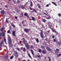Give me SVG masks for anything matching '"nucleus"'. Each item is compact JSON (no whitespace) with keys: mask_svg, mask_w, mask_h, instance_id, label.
<instances>
[{"mask_svg":"<svg viewBox=\"0 0 61 61\" xmlns=\"http://www.w3.org/2000/svg\"><path fill=\"white\" fill-rule=\"evenodd\" d=\"M23 51H24V52L25 51V48H24L23 49Z\"/></svg>","mask_w":61,"mask_h":61,"instance_id":"nucleus-21","label":"nucleus"},{"mask_svg":"<svg viewBox=\"0 0 61 61\" xmlns=\"http://www.w3.org/2000/svg\"><path fill=\"white\" fill-rule=\"evenodd\" d=\"M49 6V5L47 4L46 5V7H48Z\"/></svg>","mask_w":61,"mask_h":61,"instance_id":"nucleus-37","label":"nucleus"},{"mask_svg":"<svg viewBox=\"0 0 61 61\" xmlns=\"http://www.w3.org/2000/svg\"><path fill=\"white\" fill-rule=\"evenodd\" d=\"M24 15L25 16H26V15H27V14H26L25 13V14H24Z\"/></svg>","mask_w":61,"mask_h":61,"instance_id":"nucleus-43","label":"nucleus"},{"mask_svg":"<svg viewBox=\"0 0 61 61\" xmlns=\"http://www.w3.org/2000/svg\"><path fill=\"white\" fill-rule=\"evenodd\" d=\"M61 44V42H60L59 43V45H60V44Z\"/></svg>","mask_w":61,"mask_h":61,"instance_id":"nucleus-52","label":"nucleus"},{"mask_svg":"<svg viewBox=\"0 0 61 61\" xmlns=\"http://www.w3.org/2000/svg\"><path fill=\"white\" fill-rule=\"evenodd\" d=\"M15 31H12V35H13V36H16V35H15Z\"/></svg>","mask_w":61,"mask_h":61,"instance_id":"nucleus-5","label":"nucleus"},{"mask_svg":"<svg viewBox=\"0 0 61 61\" xmlns=\"http://www.w3.org/2000/svg\"><path fill=\"white\" fill-rule=\"evenodd\" d=\"M52 37L53 38H55V37L54 36H52Z\"/></svg>","mask_w":61,"mask_h":61,"instance_id":"nucleus-46","label":"nucleus"},{"mask_svg":"<svg viewBox=\"0 0 61 61\" xmlns=\"http://www.w3.org/2000/svg\"><path fill=\"white\" fill-rule=\"evenodd\" d=\"M19 7H21V8L22 9H24V8H25V7H24V6H21V5H19Z\"/></svg>","mask_w":61,"mask_h":61,"instance_id":"nucleus-7","label":"nucleus"},{"mask_svg":"<svg viewBox=\"0 0 61 61\" xmlns=\"http://www.w3.org/2000/svg\"><path fill=\"white\" fill-rule=\"evenodd\" d=\"M52 3L53 4H54V5H56V3L53 2H52Z\"/></svg>","mask_w":61,"mask_h":61,"instance_id":"nucleus-15","label":"nucleus"},{"mask_svg":"<svg viewBox=\"0 0 61 61\" xmlns=\"http://www.w3.org/2000/svg\"><path fill=\"white\" fill-rule=\"evenodd\" d=\"M10 0V1L11 0Z\"/></svg>","mask_w":61,"mask_h":61,"instance_id":"nucleus-59","label":"nucleus"},{"mask_svg":"<svg viewBox=\"0 0 61 61\" xmlns=\"http://www.w3.org/2000/svg\"><path fill=\"white\" fill-rule=\"evenodd\" d=\"M49 32H50V31L48 30V31L47 32H46V34H48V33H49Z\"/></svg>","mask_w":61,"mask_h":61,"instance_id":"nucleus-22","label":"nucleus"},{"mask_svg":"<svg viewBox=\"0 0 61 61\" xmlns=\"http://www.w3.org/2000/svg\"><path fill=\"white\" fill-rule=\"evenodd\" d=\"M58 16H59L60 17L61 16L60 14H59L58 15Z\"/></svg>","mask_w":61,"mask_h":61,"instance_id":"nucleus-35","label":"nucleus"},{"mask_svg":"<svg viewBox=\"0 0 61 61\" xmlns=\"http://www.w3.org/2000/svg\"><path fill=\"white\" fill-rule=\"evenodd\" d=\"M45 11H46V13H47V11H46V10H45Z\"/></svg>","mask_w":61,"mask_h":61,"instance_id":"nucleus-54","label":"nucleus"},{"mask_svg":"<svg viewBox=\"0 0 61 61\" xmlns=\"http://www.w3.org/2000/svg\"><path fill=\"white\" fill-rule=\"evenodd\" d=\"M42 21L43 22H46V20L44 19H43L42 20Z\"/></svg>","mask_w":61,"mask_h":61,"instance_id":"nucleus-12","label":"nucleus"},{"mask_svg":"<svg viewBox=\"0 0 61 61\" xmlns=\"http://www.w3.org/2000/svg\"><path fill=\"white\" fill-rule=\"evenodd\" d=\"M41 37V38H43V32L42 31H41V34H40Z\"/></svg>","mask_w":61,"mask_h":61,"instance_id":"nucleus-4","label":"nucleus"},{"mask_svg":"<svg viewBox=\"0 0 61 61\" xmlns=\"http://www.w3.org/2000/svg\"><path fill=\"white\" fill-rule=\"evenodd\" d=\"M4 29V28L2 27V28H1L0 30L1 31H2Z\"/></svg>","mask_w":61,"mask_h":61,"instance_id":"nucleus-14","label":"nucleus"},{"mask_svg":"<svg viewBox=\"0 0 61 61\" xmlns=\"http://www.w3.org/2000/svg\"><path fill=\"white\" fill-rule=\"evenodd\" d=\"M46 49L48 51H51V50L50 48L48 47H47L46 48Z\"/></svg>","mask_w":61,"mask_h":61,"instance_id":"nucleus-6","label":"nucleus"},{"mask_svg":"<svg viewBox=\"0 0 61 61\" xmlns=\"http://www.w3.org/2000/svg\"><path fill=\"white\" fill-rule=\"evenodd\" d=\"M1 35L2 34H1V33H0V36H1Z\"/></svg>","mask_w":61,"mask_h":61,"instance_id":"nucleus-47","label":"nucleus"},{"mask_svg":"<svg viewBox=\"0 0 61 61\" xmlns=\"http://www.w3.org/2000/svg\"><path fill=\"white\" fill-rule=\"evenodd\" d=\"M30 10H33L32 8H31V7H30Z\"/></svg>","mask_w":61,"mask_h":61,"instance_id":"nucleus-40","label":"nucleus"},{"mask_svg":"<svg viewBox=\"0 0 61 61\" xmlns=\"http://www.w3.org/2000/svg\"><path fill=\"white\" fill-rule=\"evenodd\" d=\"M39 52H40L41 51V50L39 49Z\"/></svg>","mask_w":61,"mask_h":61,"instance_id":"nucleus-34","label":"nucleus"},{"mask_svg":"<svg viewBox=\"0 0 61 61\" xmlns=\"http://www.w3.org/2000/svg\"><path fill=\"white\" fill-rule=\"evenodd\" d=\"M1 43H0V45H2V44L3 43H4V41H2V42H1Z\"/></svg>","mask_w":61,"mask_h":61,"instance_id":"nucleus-26","label":"nucleus"},{"mask_svg":"<svg viewBox=\"0 0 61 61\" xmlns=\"http://www.w3.org/2000/svg\"><path fill=\"white\" fill-rule=\"evenodd\" d=\"M6 23H8V22L7 21V18H6Z\"/></svg>","mask_w":61,"mask_h":61,"instance_id":"nucleus-30","label":"nucleus"},{"mask_svg":"<svg viewBox=\"0 0 61 61\" xmlns=\"http://www.w3.org/2000/svg\"><path fill=\"white\" fill-rule=\"evenodd\" d=\"M7 33L8 34L10 33V30H9L7 31Z\"/></svg>","mask_w":61,"mask_h":61,"instance_id":"nucleus-25","label":"nucleus"},{"mask_svg":"<svg viewBox=\"0 0 61 61\" xmlns=\"http://www.w3.org/2000/svg\"><path fill=\"white\" fill-rule=\"evenodd\" d=\"M1 13L2 14H5V11L3 10L1 11Z\"/></svg>","mask_w":61,"mask_h":61,"instance_id":"nucleus-9","label":"nucleus"},{"mask_svg":"<svg viewBox=\"0 0 61 61\" xmlns=\"http://www.w3.org/2000/svg\"><path fill=\"white\" fill-rule=\"evenodd\" d=\"M2 35V36H5V34H4V33H3Z\"/></svg>","mask_w":61,"mask_h":61,"instance_id":"nucleus-36","label":"nucleus"},{"mask_svg":"<svg viewBox=\"0 0 61 61\" xmlns=\"http://www.w3.org/2000/svg\"><path fill=\"white\" fill-rule=\"evenodd\" d=\"M43 13L44 15H47L46 14V13H45V12H43Z\"/></svg>","mask_w":61,"mask_h":61,"instance_id":"nucleus-42","label":"nucleus"},{"mask_svg":"<svg viewBox=\"0 0 61 61\" xmlns=\"http://www.w3.org/2000/svg\"><path fill=\"white\" fill-rule=\"evenodd\" d=\"M32 20L33 21H35V18L33 17L32 18Z\"/></svg>","mask_w":61,"mask_h":61,"instance_id":"nucleus-19","label":"nucleus"},{"mask_svg":"<svg viewBox=\"0 0 61 61\" xmlns=\"http://www.w3.org/2000/svg\"><path fill=\"white\" fill-rule=\"evenodd\" d=\"M24 48H23V47H22L21 48V49H23Z\"/></svg>","mask_w":61,"mask_h":61,"instance_id":"nucleus-50","label":"nucleus"},{"mask_svg":"<svg viewBox=\"0 0 61 61\" xmlns=\"http://www.w3.org/2000/svg\"><path fill=\"white\" fill-rule=\"evenodd\" d=\"M23 42L24 43V44H25V41H24V40L23 39Z\"/></svg>","mask_w":61,"mask_h":61,"instance_id":"nucleus-39","label":"nucleus"},{"mask_svg":"<svg viewBox=\"0 0 61 61\" xmlns=\"http://www.w3.org/2000/svg\"><path fill=\"white\" fill-rule=\"evenodd\" d=\"M24 30L25 32H29V30L28 29H25Z\"/></svg>","mask_w":61,"mask_h":61,"instance_id":"nucleus-8","label":"nucleus"},{"mask_svg":"<svg viewBox=\"0 0 61 61\" xmlns=\"http://www.w3.org/2000/svg\"><path fill=\"white\" fill-rule=\"evenodd\" d=\"M24 21H22V24H23V23H24Z\"/></svg>","mask_w":61,"mask_h":61,"instance_id":"nucleus-49","label":"nucleus"},{"mask_svg":"<svg viewBox=\"0 0 61 61\" xmlns=\"http://www.w3.org/2000/svg\"><path fill=\"white\" fill-rule=\"evenodd\" d=\"M5 42V43L6 44H7V43H6V41Z\"/></svg>","mask_w":61,"mask_h":61,"instance_id":"nucleus-55","label":"nucleus"},{"mask_svg":"<svg viewBox=\"0 0 61 61\" xmlns=\"http://www.w3.org/2000/svg\"><path fill=\"white\" fill-rule=\"evenodd\" d=\"M13 56H11L10 57V59H13Z\"/></svg>","mask_w":61,"mask_h":61,"instance_id":"nucleus-32","label":"nucleus"},{"mask_svg":"<svg viewBox=\"0 0 61 61\" xmlns=\"http://www.w3.org/2000/svg\"><path fill=\"white\" fill-rule=\"evenodd\" d=\"M30 6H33V3H32V2L31 1L30 2Z\"/></svg>","mask_w":61,"mask_h":61,"instance_id":"nucleus-17","label":"nucleus"},{"mask_svg":"<svg viewBox=\"0 0 61 61\" xmlns=\"http://www.w3.org/2000/svg\"><path fill=\"white\" fill-rule=\"evenodd\" d=\"M16 49L18 50L19 51H20V49L19 48H16Z\"/></svg>","mask_w":61,"mask_h":61,"instance_id":"nucleus-27","label":"nucleus"},{"mask_svg":"<svg viewBox=\"0 0 61 61\" xmlns=\"http://www.w3.org/2000/svg\"><path fill=\"white\" fill-rule=\"evenodd\" d=\"M48 58H49V61H50L51 60V59H50V57H48Z\"/></svg>","mask_w":61,"mask_h":61,"instance_id":"nucleus-33","label":"nucleus"},{"mask_svg":"<svg viewBox=\"0 0 61 61\" xmlns=\"http://www.w3.org/2000/svg\"><path fill=\"white\" fill-rule=\"evenodd\" d=\"M31 48H33V46L32 45L31 46Z\"/></svg>","mask_w":61,"mask_h":61,"instance_id":"nucleus-45","label":"nucleus"},{"mask_svg":"<svg viewBox=\"0 0 61 61\" xmlns=\"http://www.w3.org/2000/svg\"><path fill=\"white\" fill-rule=\"evenodd\" d=\"M0 48H1V47H0Z\"/></svg>","mask_w":61,"mask_h":61,"instance_id":"nucleus-58","label":"nucleus"},{"mask_svg":"<svg viewBox=\"0 0 61 61\" xmlns=\"http://www.w3.org/2000/svg\"><path fill=\"white\" fill-rule=\"evenodd\" d=\"M36 42H37V43H38L39 42V40H38V39H36Z\"/></svg>","mask_w":61,"mask_h":61,"instance_id":"nucleus-13","label":"nucleus"},{"mask_svg":"<svg viewBox=\"0 0 61 61\" xmlns=\"http://www.w3.org/2000/svg\"><path fill=\"white\" fill-rule=\"evenodd\" d=\"M4 42H6V39H5H5H4Z\"/></svg>","mask_w":61,"mask_h":61,"instance_id":"nucleus-38","label":"nucleus"},{"mask_svg":"<svg viewBox=\"0 0 61 61\" xmlns=\"http://www.w3.org/2000/svg\"><path fill=\"white\" fill-rule=\"evenodd\" d=\"M52 25H53V23H50V24L49 25H50V26H52Z\"/></svg>","mask_w":61,"mask_h":61,"instance_id":"nucleus-20","label":"nucleus"},{"mask_svg":"<svg viewBox=\"0 0 61 61\" xmlns=\"http://www.w3.org/2000/svg\"><path fill=\"white\" fill-rule=\"evenodd\" d=\"M51 30H52L53 32H56L55 30L53 28L51 29Z\"/></svg>","mask_w":61,"mask_h":61,"instance_id":"nucleus-16","label":"nucleus"},{"mask_svg":"<svg viewBox=\"0 0 61 61\" xmlns=\"http://www.w3.org/2000/svg\"><path fill=\"white\" fill-rule=\"evenodd\" d=\"M27 61H30V60H28Z\"/></svg>","mask_w":61,"mask_h":61,"instance_id":"nucleus-57","label":"nucleus"},{"mask_svg":"<svg viewBox=\"0 0 61 61\" xmlns=\"http://www.w3.org/2000/svg\"><path fill=\"white\" fill-rule=\"evenodd\" d=\"M12 26H13V27H15V26L14 25L12 24Z\"/></svg>","mask_w":61,"mask_h":61,"instance_id":"nucleus-28","label":"nucleus"},{"mask_svg":"<svg viewBox=\"0 0 61 61\" xmlns=\"http://www.w3.org/2000/svg\"><path fill=\"white\" fill-rule=\"evenodd\" d=\"M50 18H51V17H47L46 19H50Z\"/></svg>","mask_w":61,"mask_h":61,"instance_id":"nucleus-23","label":"nucleus"},{"mask_svg":"<svg viewBox=\"0 0 61 61\" xmlns=\"http://www.w3.org/2000/svg\"><path fill=\"white\" fill-rule=\"evenodd\" d=\"M58 55H59V56H60L61 55V54H59Z\"/></svg>","mask_w":61,"mask_h":61,"instance_id":"nucleus-51","label":"nucleus"},{"mask_svg":"<svg viewBox=\"0 0 61 61\" xmlns=\"http://www.w3.org/2000/svg\"><path fill=\"white\" fill-rule=\"evenodd\" d=\"M56 50H58H58H59V49H56Z\"/></svg>","mask_w":61,"mask_h":61,"instance_id":"nucleus-53","label":"nucleus"},{"mask_svg":"<svg viewBox=\"0 0 61 61\" xmlns=\"http://www.w3.org/2000/svg\"><path fill=\"white\" fill-rule=\"evenodd\" d=\"M38 8H40V9L41 8V6H40V5L39 4H38Z\"/></svg>","mask_w":61,"mask_h":61,"instance_id":"nucleus-18","label":"nucleus"},{"mask_svg":"<svg viewBox=\"0 0 61 61\" xmlns=\"http://www.w3.org/2000/svg\"><path fill=\"white\" fill-rule=\"evenodd\" d=\"M33 11H35V12H36V10L35 9H33Z\"/></svg>","mask_w":61,"mask_h":61,"instance_id":"nucleus-29","label":"nucleus"},{"mask_svg":"<svg viewBox=\"0 0 61 61\" xmlns=\"http://www.w3.org/2000/svg\"><path fill=\"white\" fill-rule=\"evenodd\" d=\"M53 41L54 42H56V40H55V39H53Z\"/></svg>","mask_w":61,"mask_h":61,"instance_id":"nucleus-44","label":"nucleus"},{"mask_svg":"<svg viewBox=\"0 0 61 61\" xmlns=\"http://www.w3.org/2000/svg\"><path fill=\"white\" fill-rule=\"evenodd\" d=\"M14 56L16 57H18V55L17 54V52L16 51L15 53L14 54Z\"/></svg>","mask_w":61,"mask_h":61,"instance_id":"nucleus-3","label":"nucleus"},{"mask_svg":"<svg viewBox=\"0 0 61 61\" xmlns=\"http://www.w3.org/2000/svg\"><path fill=\"white\" fill-rule=\"evenodd\" d=\"M9 39V44L10 45H11V46H12V41H11V38L10 36H9L8 37Z\"/></svg>","mask_w":61,"mask_h":61,"instance_id":"nucleus-1","label":"nucleus"},{"mask_svg":"<svg viewBox=\"0 0 61 61\" xmlns=\"http://www.w3.org/2000/svg\"><path fill=\"white\" fill-rule=\"evenodd\" d=\"M15 18L16 19H17V17H15Z\"/></svg>","mask_w":61,"mask_h":61,"instance_id":"nucleus-41","label":"nucleus"},{"mask_svg":"<svg viewBox=\"0 0 61 61\" xmlns=\"http://www.w3.org/2000/svg\"><path fill=\"white\" fill-rule=\"evenodd\" d=\"M5 7H6V8H7V6L6 5Z\"/></svg>","mask_w":61,"mask_h":61,"instance_id":"nucleus-48","label":"nucleus"},{"mask_svg":"<svg viewBox=\"0 0 61 61\" xmlns=\"http://www.w3.org/2000/svg\"><path fill=\"white\" fill-rule=\"evenodd\" d=\"M30 46V45H28L27 44H25V47H26L27 49H29Z\"/></svg>","mask_w":61,"mask_h":61,"instance_id":"nucleus-2","label":"nucleus"},{"mask_svg":"<svg viewBox=\"0 0 61 61\" xmlns=\"http://www.w3.org/2000/svg\"><path fill=\"white\" fill-rule=\"evenodd\" d=\"M28 55L29 56V57H30V58H31V56H30V54H28Z\"/></svg>","mask_w":61,"mask_h":61,"instance_id":"nucleus-24","label":"nucleus"},{"mask_svg":"<svg viewBox=\"0 0 61 61\" xmlns=\"http://www.w3.org/2000/svg\"><path fill=\"white\" fill-rule=\"evenodd\" d=\"M31 53H32V55L33 56H34V53H33V51L31 50Z\"/></svg>","mask_w":61,"mask_h":61,"instance_id":"nucleus-11","label":"nucleus"},{"mask_svg":"<svg viewBox=\"0 0 61 61\" xmlns=\"http://www.w3.org/2000/svg\"><path fill=\"white\" fill-rule=\"evenodd\" d=\"M40 55H39L37 56V57H38L39 58V57H40Z\"/></svg>","mask_w":61,"mask_h":61,"instance_id":"nucleus-31","label":"nucleus"},{"mask_svg":"<svg viewBox=\"0 0 61 61\" xmlns=\"http://www.w3.org/2000/svg\"><path fill=\"white\" fill-rule=\"evenodd\" d=\"M42 52L43 54H45V53H46V51L44 50H42Z\"/></svg>","mask_w":61,"mask_h":61,"instance_id":"nucleus-10","label":"nucleus"},{"mask_svg":"<svg viewBox=\"0 0 61 61\" xmlns=\"http://www.w3.org/2000/svg\"><path fill=\"white\" fill-rule=\"evenodd\" d=\"M21 42H22V41H20V43H21Z\"/></svg>","mask_w":61,"mask_h":61,"instance_id":"nucleus-56","label":"nucleus"}]
</instances>
